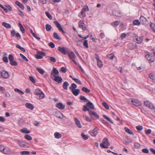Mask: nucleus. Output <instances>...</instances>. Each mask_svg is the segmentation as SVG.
<instances>
[{
  "mask_svg": "<svg viewBox=\"0 0 155 155\" xmlns=\"http://www.w3.org/2000/svg\"><path fill=\"white\" fill-rule=\"evenodd\" d=\"M140 21L142 25L147 24V19L143 16H141L140 18Z\"/></svg>",
  "mask_w": 155,
  "mask_h": 155,
  "instance_id": "nucleus-13",
  "label": "nucleus"
},
{
  "mask_svg": "<svg viewBox=\"0 0 155 155\" xmlns=\"http://www.w3.org/2000/svg\"><path fill=\"white\" fill-rule=\"evenodd\" d=\"M2 152L5 154H8L10 152V149L8 147H4Z\"/></svg>",
  "mask_w": 155,
  "mask_h": 155,
  "instance_id": "nucleus-23",
  "label": "nucleus"
},
{
  "mask_svg": "<svg viewBox=\"0 0 155 155\" xmlns=\"http://www.w3.org/2000/svg\"><path fill=\"white\" fill-rule=\"evenodd\" d=\"M149 76L150 78L153 80V82H155V76L153 74H149Z\"/></svg>",
  "mask_w": 155,
  "mask_h": 155,
  "instance_id": "nucleus-35",
  "label": "nucleus"
},
{
  "mask_svg": "<svg viewBox=\"0 0 155 155\" xmlns=\"http://www.w3.org/2000/svg\"><path fill=\"white\" fill-rule=\"evenodd\" d=\"M52 79L58 83H61L63 81L62 78L59 76H55V77H53V79Z\"/></svg>",
  "mask_w": 155,
  "mask_h": 155,
  "instance_id": "nucleus-12",
  "label": "nucleus"
},
{
  "mask_svg": "<svg viewBox=\"0 0 155 155\" xmlns=\"http://www.w3.org/2000/svg\"><path fill=\"white\" fill-rule=\"evenodd\" d=\"M83 45L86 48H88L89 47L87 41V40H85L84 41L83 43Z\"/></svg>",
  "mask_w": 155,
  "mask_h": 155,
  "instance_id": "nucleus-53",
  "label": "nucleus"
},
{
  "mask_svg": "<svg viewBox=\"0 0 155 155\" xmlns=\"http://www.w3.org/2000/svg\"><path fill=\"white\" fill-rule=\"evenodd\" d=\"M133 24L134 25H136L138 26L140 25V21L138 20H135L133 21Z\"/></svg>",
  "mask_w": 155,
  "mask_h": 155,
  "instance_id": "nucleus-33",
  "label": "nucleus"
},
{
  "mask_svg": "<svg viewBox=\"0 0 155 155\" xmlns=\"http://www.w3.org/2000/svg\"><path fill=\"white\" fill-rule=\"evenodd\" d=\"M83 41L81 40H78L77 42V45L81 47L82 46Z\"/></svg>",
  "mask_w": 155,
  "mask_h": 155,
  "instance_id": "nucleus-55",
  "label": "nucleus"
},
{
  "mask_svg": "<svg viewBox=\"0 0 155 155\" xmlns=\"http://www.w3.org/2000/svg\"><path fill=\"white\" fill-rule=\"evenodd\" d=\"M1 76L5 79H7L8 78L9 75L8 72L5 71L3 70L2 71L1 73Z\"/></svg>",
  "mask_w": 155,
  "mask_h": 155,
  "instance_id": "nucleus-8",
  "label": "nucleus"
},
{
  "mask_svg": "<svg viewBox=\"0 0 155 155\" xmlns=\"http://www.w3.org/2000/svg\"><path fill=\"white\" fill-rule=\"evenodd\" d=\"M150 27L152 30L155 32V24L153 23H151L150 24Z\"/></svg>",
  "mask_w": 155,
  "mask_h": 155,
  "instance_id": "nucleus-45",
  "label": "nucleus"
},
{
  "mask_svg": "<svg viewBox=\"0 0 155 155\" xmlns=\"http://www.w3.org/2000/svg\"><path fill=\"white\" fill-rule=\"evenodd\" d=\"M18 143L22 147H24L25 146V142L20 140H17Z\"/></svg>",
  "mask_w": 155,
  "mask_h": 155,
  "instance_id": "nucleus-25",
  "label": "nucleus"
},
{
  "mask_svg": "<svg viewBox=\"0 0 155 155\" xmlns=\"http://www.w3.org/2000/svg\"><path fill=\"white\" fill-rule=\"evenodd\" d=\"M125 131L127 133L132 135H134V133H133L132 131H131L129 128H127V127H125L124 128Z\"/></svg>",
  "mask_w": 155,
  "mask_h": 155,
  "instance_id": "nucleus-34",
  "label": "nucleus"
},
{
  "mask_svg": "<svg viewBox=\"0 0 155 155\" xmlns=\"http://www.w3.org/2000/svg\"><path fill=\"white\" fill-rule=\"evenodd\" d=\"M54 23L56 25V27L58 28L60 31H61L62 33L64 34L65 32L64 31L61 25L57 21H54Z\"/></svg>",
  "mask_w": 155,
  "mask_h": 155,
  "instance_id": "nucleus-7",
  "label": "nucleus"
},
{
  "mask_svg": "<svg viewBox=\"0 0 155 155\" xmlns=\"http://www.w3.org/2000/svg\"><path fill=\"white\" fill-rule=\"evenodd\" d=\"M78 26L79 28L82 29L83 31H87L88 29L85 24L84 23L83 21H80L78 22Z\"/></svg>",
  "mask_w": 155,
  "mask_h": 155,
  "instance_id": "nucleus-4",
  "label": "nucleus"
},
{
  "mask_svg": "<svg viewBox=\"0 0 155 155\" xmlns=\"http://www.w3.org/2000/svg\"><path fill=\"white\" fill-rule=\"evenodd\" d=\"M82 90L86 93H89L90 92V90L87 88L83 87L82 88Z\"/></svg>",
  "mask_w": 155,
  "mask_h": 155,
  "instance_id": "nucleus-39",
  "label": "nucleus"
},
{
  "mask_svg": "<svg viewBox=\"0 0 155 155\" xmlns=\"http://www.w3.org/2000/svg\"><path fill=\"white\" fill-rule=\"evenodd\" d=\"M25 106L26 107L29 109H30V110H33L34 108V107L31 103H27L25 104Z\"/></svg>",
  "mask_w": 155,
  "mask_h": 155,
  "instance_id": "nucleus-21",
  "label": "nucleus"
},
{
  "mask_svg": "<svg viewBox=\"0 0 155 155\" xmlns=\"http://www.w3.org/2000/svg\"><path fill=\"white\" fill-rule=\"evenodd\" d=\"M50 60L51 61L53 62H55L56 61V59L53 57H50Z\"/></svg>",
  "mask_w": 155,
  "mask_h": 155,
  "instance_id": "nucleus-63",
  "label": "nucleus"
},
{
  "mask_svg": "<svg viewBox=\"0 0 155 155\" xmlns=\"http://www.w3.org/2000/svg\"><path fill=\"white\" fill-rule=\"evenodd\" d=\"M72 80L74 81L77 83H78L80 85L82 84L81 82L78 79L76 78H72Z\"/></svg>",
  "mask_w": 155,
  "mask_h": 155,
  "instance_id": "nucleus-42",
  "label": "nucleus"
},
{
  "mask_svg": "<svg viewBox=\"0 0 155 155\" xmlns=\"http://www.w3.org/2000/svg\"><path fill=\"white\" fill-rule=\"evenodd\" d=\"M103 117L106 119V120L110 122L111 123L113 124V122L108 117H107L105 115H103Z\"/></svg>",
  "mask_w": 155,
  "mask_h": 155,
  "instance_id": "nucleus-37",
  "label": "nucleus"
},
{
  "mask_svg": "<svg viewBox=\"0 0 155 155\" xmlns=\"http://www.w3.org/2000/svg\"><path fill=\"white\" fill-rule=\"evenodd\" d=\"M87 102H88L86 103V105L87 107L89 109L91 108L92 109H94V106L93 103L89 101Z\"/></svg>",
  "mask_w": 155,
  "mask_h": 155,
  "instance_id": "nucleus-19",
  "label": "nucleus"
},
{
  "mask_svg": "<svg viewBox=\"0 0 155 155\" xmlns=\"http://www.w3.org/2000/svg\"><path fill=\"white\" fill-rule=\"evenodd\" d=\"M90 134L92 136L95 137L97 134V127H96L93 130L90 131Z\"/></svg>",
  "mask_w": 155,
  "mask_h": 155,
  "instance_id": "nucleus-15",
  "label": "nucleus"
},
{
  "mask_svg": "<svg viewBox=\"0 0 155 155\" xmlns=\"http://www.w3.org/2000/svg\"><path fill=\"white\" fill-rule=\"evenodd\" d=\"M131 100V102L134 105L136 106H140L141 104L138 100L136 99H130Z\"/></svg>",
  "mask_w": 155,
  "mask_h": 155,
  "instance_id": "nucleus-10",
  "label": "nucleus"
},
{
  "mask_svg": "<svg viewBox=\"0 0 155 155\" xmlns=\"http://www.w3.org/2000/svg\"><path fill=\"white\" fill-rule=\"evenodd\" d=\"M20 131L21 133L25 134H29L30 132V131L29 130H28V129L26 128H24L23 129H21Z\"/></svg>",
  "mask_w": 155,
  "mask_h": 155,
  "instance_id": "nucleus-27",
  "label": "nucleus"
},
{
  "mask_svg": "<svg viewBox=\"0 0 155 155\" xmlns=\"http://www.w3.org/2000/svg\"><path fill=\"white\" fill-rule=\"evenodd\" d=\"M20 55L21 57H22L23 59L24 60H25L26 61H28V59L24 55H23L22 54H20Z\"/></svg>",
  "mask_w": 155,
  "mask_h": 155,
  "instance_id": "nucleus-54",
  "label": "nucleus"
},
{
  "mask_svg": "<svg viewBox=\"0 0 155 155\" xmlns=\"http://www.w3.org/2000/svg\"><path fill=\"white\" fill-rule=\"evenodd\" d=\"M108 57L111 59H113L114 58V54L112 53L109 54L108 55Z\"/></svg>",
  "mask_w": 155,
  "mask_h": 155,
  "instance_id": "nucleus-60",
  "label": "nucleus"
},
{
  "mask_svg": "<svg viewBox=\"0 0 155 155\" xmlns=\"http://www.w3.org/2000/svg\"><path fill=\"white\" fill-rule=\"evenodd\" d=\"M128 48L130 50H132L137 47V45L133 43H129L127 45Z\"/></svg>",
  "mask_w": 155,
  "mask_h": 155,
  "instance_id": "nucleus-18",
  "label": "nucleus"
},
{
  "mask_svg": "<svg viewBox=\"0 0 155 155\" xmlns=\"http://www.w3.org/2000/svg\"><path fill=\"white\" fill-rule=\"evenodd\" d=\"M83 110L84 111H88L91 117L94 120H96L99 118V116L94 111L91 110L89 108L87 107L85 105L83 106Z\"/></svg>",
  "mask_w": 155,
  "mask_h": 155,
  "instance_id": "nucleus-1",
  "label": "nucleus"
},
{
  "mask_svg": "<svg viewBox=\"0 0 155 155\" xmlns=\"http://www.w3.org/2000/svg\"><path fill=\"white\" fill-rule=\"evenodd\" d=\"M135 148L136 149H139L140 148V145L138 143H135L134 144Z\"/></svg>",
  "mask_w": 155,
  "mask_h": 155,
  "instance_id": "nucleus-46",
  "label": "nucleus"
},
{
  "mask_svg": "<svg viewBox=\"0 0 155 155\" xmlns=\"http://www.w3.org/2000/svg\"><path fill=\"white\" fill-rule=\"evenodd\" d=\"M74 120L77 126L79 128H81L82 126L80 121L77 118H75Z\"/></svg>",
  "mask_w": 155,
  "mask_h": 155,
  "instance_id": "nucleus-22",
  "label": "nucleus"
},
{
  "mask_svg": "<svg viewBox=\"0 0 155 155\" xmlns=\"http://www.w3.org/2000/svg\"><path fill=\"white\" fill-rule=\"evenodd\" d=\"M24 137L25 138L29 140H31L32 139L31 136L27 134H25Z\"/></svg>",
  "mask_w": 155,
  "mask_h": 155,
  "instance_id": "nucleus-49",
  "label": "nucleus"
},
{
  "mask_svg": "<svg viewBox=\"0 0 155 155\" xmlns=\"http://www.w3.org/2000/svg\"><path fill=\"white\" fill-rule=\"evenodd\" d=\"M119 23L120 22H119L118 21H113L111 23V25L114 27H116L119 25Z\"/></svg>",
  "mask_w": 155,
  "mask_h": 155,
  "instance_id": "nucleus-36",
  "label": "nucleus"
},
{
  "mask_svg": "<svg viewBox=\"0 0 155 155\" xmlns=\"http://www.w3.org/2000/svg\"><path fill=\"white\" fill-rule=\"evenodd\" d=\"M145 57L150 62H152L154 61V60L153 58V56L151 55V54L149 53L145 55Z\"/></svg>",
  "mask_w": 155,
  "mask_h": 155,
  "instance_id": "nucleus-14",
  "label": "nucleus"
},
{
  "mask_svg": "<svg viewBox=\"0 0 155 155\" xmlns=\"http://www.w3.org/2000/svg\"><path fill=\"white\" fill-rule=\"evenodd\" d=\"M69 85V84L68 82L67 81H65L63 83L62 87L64 89L67 90L68 89V87Z\"/></svg>",
  "mask_w": 155,
  "mask_h": 155,
  "instance_id": "nucleus-29",
  "label": "nucleus"
},
{
  "mask_svg": "<svg viewBox=\"0 0 155 155\" xmlns=\"http://www.w3.org/2000/svg\"><path fill=\"white\" fill-rule=\"evenodd\" d=\"M151 103L149 102V101H146L144 102V105L147 107H148V106H149Z\"/></svg>",
  "mask_w": 155,
  "mask_h": 155,
  "instance_id": "nucleus-64",
  "label": "nucleus"
},
{
  "mask_svg": "<svg viewBox=\"0 0 155 155\" xmlns=\"http://www.w3.org/2000/svg\"><path fill=\"white\" fill-rule=\"evenodd\" d=\"M46 55V53L43 51H38L37 54L35 55L36 58L41 59L42 58L43 56H45Z\"/></svg>",
  "mask_w": 155,
  "mask_h": 155,
  "instance_id": "nucleus-5",
  "label": "nucleus"
},
{
  "mask_svg": "<svg viewBox=\"0 0 155 155\" xmlns=\"http://www.w3.org/2000/svg\"><path fill=\"white\" fill-rule=\"evenodd\" d=\"M10 63L12 66H17V62L14 60L10 61Z\"/></svg>",
  "mask_w": 155,
  "mask_h": 155,
  "instance_id": "nucleus-48",
  "label": "nucleus"
},
{
  "mask_svg": "<svg viewBox=\"0 0 155 155\" xmlns=\"http://www.w3.org/2000/svg\"><path fill=\"white\" fill-rule=\"evenodd\" d=\"M30 153V152L28 151H23L20 152L21 155H28Z\"/></svg>",
  "mask_w": 155,
  "mask_h": 155,
  "instance_id": "nucleus-51",
  "label": "nucleus"
},
{
  "mask_svg": "<svg viewBox=\"0 0 155 155\" xmlns=\"http://www.w3.org/2000/svg\"><path fill=\"white\" fill-rule=\"evenodd\" d=\"M2 25L7 28H9L11 27L10 24L5 22H3L2 23Z\"/></svg>",
  "mask_w": 155,
  "mask_h": 155,
  "instance_id": "nucleus-30",
  "label": "nucleus"
},
{
  "mask_svg": "<svg viewBox=\"0 0 155 155\" xmlns=\"http://www.w3.org/2000/svg\"><path fill=\"white\" fill-rule=\"evenodd\" d=\"M143 38V37L142 36L141 37L137 36V37L136 38L137 43L138 44L141 43L142 41Z\"/></svg>",
  "mask_w": 155,
  "mask_h": 155,
  "instance_id": "nucleus-26",
  "label": "nucleus"
},
{
  "mask_svg": "<svg viewBox=\"0 0 155 155\" xmlns=\"http://www.w3.org/2000/svg\"><path fill=\"white\" fill-rule=\"evenodd\" d=\"M36 70L41 74H43L44 72L45 71L42 69L39 68H37Z\"/></svg>",
  "mask_w": 155,
  "mask_h": 155,
  "instance_id": "nucleus-43",
  "label": "nucleus"
},
{
  "mask_svg": "<svg viewBox=\"0 0 155 155\" xmlns=\"http://www.w3.org/2000/svg\"><path fill=\"white\" fill-rule=\"evenodd\" d=\"M82 9L84 12L88 11L89 10V8L87 5H85Z\"/></svg>",
  "mask_w": 155,
  "mask_h": 155,
  "instance_id": "nucleus-52",
  "label": "nucleus"
},
{
  "mask_svg": "<svg viewBox=\"0 0 155 155\" xmlns=\"http://www.w3.org/2000/svg\"><path fill=\"white\" fill-rule=\"evenodd\" d=\"M77 85L74 83H72L71 84V86L69 88L71 90H73L76 89V88L77 87Z\"/></svg>",
  "mask_w": 155,
  "mask_h": 155,
  "instance_id": "nucleus-32",
  "label": "nucleus"
},
{
  "mask_svg": "<svg viewBox=\"0 0 155 155\" xmlns=\"http://www.w3.org/2000/svg\"><path fill=\"white\" fill-rule=\"evenodd\" d=\"M58 71L56 68H54L51 74V76L52 79H53V77L56 76L55 74L58 75Z\"/></svg>",
  "mask_w": 155,
  "mask_h": 155,
  "instance_id": "nucleus-11",
  "label": "nucleus"
},
{
  "mask_svg": "<svg viewBox=\"0 0 155 155\" xmlns=\"http://www.w3.org/2000/svg\"><path fill=\"white\" fill-rule=\"evenodd\" d=\"M45 14L51 20L52 19V17L49 12H45Z\"/></svg>",
  "mask_w": 155,
  "mask_h": 155,
  "instance_id": "nucleus-50",
  "label": "nucleus"
},
{
  "mask_svg": "<svg viewBox=\"0 0 155 155\" xmlns=\"http://www.w3.org/2000/svg\"><path fill=\"white\" fill-rule=\"evenodd\" d=\"M14 91H16V92H19V93L21 94H24L23 92L21 91L20 90H19L18 88H15L14 90Z\"/></svg>",
  "mask_w": 155,
  "mask_h": 155,
  "instance_id": "nucleus-58",
  "label": "nucleus"
},
{
  "mask_svg": "<svg viewBox=\"0 0 155 155\" xmlns=\"http://www.w3.org/2000/svg\"><path fill=\"white\" fill-rule=\"evenodd\" d=\"M112 13L113 15L117 17H121L122 16V13L119 10H114L112 11Z\"/></svg>",
  "mask_w": 155,
  "mask_h": 155,
  "instance_id": "nucleus-9",
  "label": "nucleus"
},
{
  "mask_svg": "<svg viewBox=\"0 0 155 155\" xmlns=\"http://www.w3.org/2000/svg\"><path fill=\"white\" fill-rule=\"evenodd\" d=\"M45 28L47 31H49L51 30V27L50 25L47 24L45 25Z\"/></svg>",
  "mask_w": 155,
  "mask_h": 155,
  "instance_id": "nucleus-44",
  "label": "nucleus"
},
{
  "mask_svg": "<svg viewBox=\"0 0 155 155\" xmlns=\"http://www.w3.org/2000/svg\"><path fill=\"white\" fill-rule=\"evenodd\" d=\"M55 137L57 139L61 138L62 137L61 134L59 133L56 132L54 134Z\"/></svg>",
  "mask_w": 155,
  "mask_h": 155,
  "instance_id": "nucleus-31",
  "label": "nucleus"
},
{
  "mask_svg": "<svg viewBox=\"0 0 155 155\" xmlns=\"http://www.w3.org/2000/svg\"><path fill=\"white\" fill-rule=\"evenodd\" d=\"M97 61V65L98 66L99 68H101L103 66V63L102 61L100 60H98Z\"/></svg>",
  "mask_w": 155,
  "mask_h": 155,
  "instance_id": "nucleus-38",
  "label": "nucleus"
},
{
  "mask_svg": "<svg viewBox=\"0 0 155 155\" xmlns=\"http://www.w3.org/2000/svg\"><path fill=\"white\" fill-rule=\"evenodd\" d=\"M15 4L18 6V7L21 9L22 10H23L24 9V7L23 5L20 3L18 1H16Z\"/></svg>",
  "mask_w": 155,
  "mask_h": 155,
  "instance_id": "nucleus-24",
  "label": "nucleus"
},
{
  "mask_svg": "<svg viewBox=\"0 0 155 155\" xmlns=\"http://www.w3.org/2000/svg\"><path fill=\"white\" fill-rule=\"evenodd\" d=\"M34 94L37 95H39V99H42L45 97V95L39 89L37 88L35 90Z\"/></svg>",
  "mask_w": 155,
  "mask_h": 155,
  "instance_id": "nucleus-3",
  "label": "nucleus"
},
{
  "mask_svg": "<svg viewBox=\"0 0 155 155\" xmlns=\"http://www.w3.org/2000/svg\"><path fill=\"white\" fill-rule=\"evenodd\" d=\"M68 56L70 58V59H71L76 65H77L78 64L75 61L76 56L73 52L71 51L70 53H69Z\"/></svg>",
  "mask_w": 155,
  "mask_h": 155,
  "instance_id": "nucleus-6",
  "label": "nucleus"
},
{
  "mask_svg": "<svg viewBox=\"0 0 155 155\" xmlns=\"http://www.w3.org/2000/svg\"><path fill=\"white\" fill-rule=\"evenodd\" d=\"M29 80L33 83H35V81L34 78L32 76H30L29 77Z\"/></svg>",
  "mask_w": 155,
  "mask_h": 155,
  "instance_id": "nucleus-57",
  "label": "nucleus"
},
{
  "mask_svg": "<svg viewBox=\"0 0 155 155\" xmlns=\"http://www.w3.org/2000/svg\"><path fill=\"white\" fill-rule=\"evenodd\" d=\"M102 105L107 110H108L109 108V107L108 105L105 102H103L102 103Z\"/></svg>",
  "mask_w": 155,
  "mask_h": 155,
  "instance_id": "nucleus-47",
  "label": "nucleus"
},
{
  "mask_svg": "<svg viewBox=\"0 0 155 155\" xmlns=\"http://www.w3.org/2000/svg\"><path fill=\"white\" fill-rule=\"evenodd\" d=\"M80 99L81 100L85 102H87L88 101V100L83 96H81L80 97Z\"/></svg>",
  "mask_w": 155,
  "mask_h": 155,
  "instance_id": "nucleus-40",
  "label": "nucleus"
},
{
  "mask_svg": "<svg viewBox=\"0 0 155 155\" xmlns=\"http://www.w3.org/2000/svg\"><path fill=\"white\" fill-rule=\"evenodd\" d=\"M108 140V139L107 137L104 138L102 140V143L100 144V146L103 148H108V146L110 144Z\"/></svg>",
  "mask_w": 155,
  "mask_h": 155,
  "instance_id": "nucleus-2",
  "label": "nucleus"
},
{
  "mask_svg": "<svg viewBox=\"0 0 155 155\" xmlns=\"http://www.w3.org/2000/svg\"><path fill=\"white\" fill-rule=\"evenodd\" d=\"M136 128L138 131H140L141 130L143 129V127L141 125H138L136 126Z\"/></svg>",
  "mask_w": 155,
  "mask_h": 155,
  "instance_id": "nucleus-56",
  "label": "nucleus"
},
{
  "mask_svg": "<svg viewBox=\"0 0 155 155\" xmlns=\"http://www.w3.org/2000/svg\"><path fill=\"white\" fill-rule=\"evenodd\" d=\"M56 107L60 109L64 110L65 106L62 103H59L56 104Z\"/></svg>",
  "mask_w": 155,
  "mask_h": 155,
  "instance_id": "nucleus-17",
  "label": "nucleus"
},
{
  "mask_svg": "<svg viewBox=\"0 0 155 155\" xmlns=\"http://www.w3.org/2000/svg\"><path fill=\"white\" fill-rule=\"evenodd\" d=\"M8 59H9V60L10 61H13L14 59V58L13 56L11 54H9V56H8Z\"/></svg>",
  "mask_w": 155,
  "mask_h": 155,
  "instance_id": "nucleus-59",
  "label": "nucleus"
},
{
  "mask_svg": "<svg viewBox=\"0 0 155 155\" xmlns=\"http://www.w3.org/2000/svg\"><path fill=\"white\" fill-rule=\"evenodd\" d=\"M81 136L82 138L85 140H87L88 139V136L87 135H85L83 133L81 134Z\"/></svg>",
  "mask_w": 155,
  "mask_h": 155,
  "instance_id": "nucleus-41",
  "label": "nucleus"
},
{
  "mask_svg": "<svg viewBox=\"0 0 155 155\" xmlns=\"http://www.w3.org/2000/svg\"><path fill=\"white\" fill-rule=\"evenodd\" d=\"M53 36L54 38L55 39L58 40H61V37H59L58 35L56 32H54L53 34Z\"/></svg>",
  "mask_w": 155,
  "mask_h": 155,
  "instance_id": "nucleus-28",
  "label": "nucleus"
},
{
  "mask_svg": "<svg viewBox=\"0 0 155 155\" xmlns=\"http://www.w3.org/2000/svg\"><path fill=\"white\" fill-rule=\"evenodd\" d=\"M0 7L2 8L5 12H8V10L6 8H5L2 5L0 4Z\"/></svg>",
  "mask_w": 155,
  "mask_h": 155,
  "instance_id": "nucleus-61",
  "label": "nucleus"
},
{
  "mask_svg": "<svg viewBox=\"0 0 155 155\" xmlns=\"http://www.w3.org/2000/svg\"><path fill=\"white\" fill-rule=\"evenodd\" d=\"M48 45L49 47H50L51 48H53L55 47L54 44L52 42H51L50 43H49L48 44Z\"/></svg>",
  "mask_w": 155,
  "mask_h": 155,
  "instance_id": "nucleus-62",
  "label": "nucleus"
},
{
  "mask_svg": "<svg viewBox=\"0 0 155 155\" xmlns=\"http://www.w3.org/2000/svg\"><path fill=\"white\" fill-rule=\"evenodd\" d=\"M71 91L72 94L75 96H78L80 91L79 89H76Z\"/></svg>",
  "mask_w": 155,
  "mask_h": 155,
  "instance_id": "nucleus-20",
  "label": "nucleus"
},
{
  "mask_svg": "<svg viewBox=\"0 0 155 155\" xmlns=\"http://www.w3.org/2000/svg\"><path fill=\"white\" fill-rule=\"evenodd\" d=\"M58 50L61 53L65 55L66 54V51L64 48H62L61 47H58Z\"/></svg>",
  "mask_w": 155,
  "mask_h": 155,
  "instance_id": "nucleus-16",
  "label": "nucleus"
}]
</instances>
